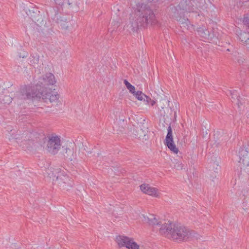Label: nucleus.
<instances>
[{
  "label": "nucleus",
  "mask_w": 249,
  "mask_h": 249,
  "mask_svg": "<svg viewBox=\"0 0 249 249\" xmlns=\"http://www.w3.org/2000/svg\"><path fill=\"white\" fill-rule=\"evenodd\" d=\"M230 95L231 96V99L234 101L237 100L236 104L238 105V107H240V105H242V104L240 101L239 98L240 96L238 95V93L236 90H230L229 91Z\"/></svg>",
  "instance_id": "nucleus-16"
},
{
  "label": "nucleus",
  "mask_w": 249,
  "mask_h": 249,
  "mask_svg": "<svg viewBox=\"0 0 249 249\" xmlns=\"http://www.w3.org/2000/svg\"><path fill=\"white\" fill-rule=\"evenodd\" d=\"M12 99H13L9 96L5 95L4 96L3 99H2V101L4 104H9L10 103L12 102Z\"/></svg>",
  "instance_id": "nucleus-23"
},
{
  "label": "nucleus",
  "mask_w": 249,
  "mask_h": 249,
  "mask_svg": "<svg viewBox=\"0 0 249 249\" xmlns=\"http://www.w3.org/2000/svg\"><path fill=\"white\" fill-rule=\"evenodd\" d=\"M116 241L120 248L125 247L127 249H139V246L133 240L126 236H117Z\"/></svg>",
  "instance_id": "nucleus-7"
},
{
  "label": "nucleus",
  "mask_w": 249,
  "mask_h": 249,
  "mask_svg": "<svg viewBox=\"0 0 249 249\" xmlns=\"http://www.w3.org/2000/svg\"><path fill=\"white\" fill-rule=\"evenodd\" d=\"M178 9L181 13H184L185 12H196V8L193 4L191 0H182L180 2L178 6Z\"/></svg>",
  "instance_id": "nucleus-9"
},
{
  "label": "nucleus",
  "mask_w": 249,
  "mask_h": 249,
  "mask_svg": "<svg viewBox=\"0 0 249 249\" xmlns=\"http://www.w3.org/2000/svg\"><path fill=\"white\" fill-rule=\"evenodd\" d=\"M160 233L173 240L184 241L190 234L189 230L180 224H174L168 221L162 224L159 228Z\"/></svg>",
  "instance_id": "nucleus-3"
},
{
  "label": "nucleus",
  "mask_w": 249,
  "mask_h": 249,
  "mask_svg": "<svg viewBox=\"0 0 249 249\" xmlns=\"http://www.w3.org/2000/svg\"><path fill=\"white\" fill-rule=\"evenodd\" d=\"M59 98V94H53L50 90H39L38 83L35 86H24L16 92L14 99L18 100H30L32 101L42 99L48 103H56Z\"/></svg>",
  "instance_id": "nucleus-1"
},
{
  "label": "nucleus",
  "mask_w": 249,
  "mask_h": 249,
  "mask_svg": "<svg viewBox=\"0 0 249 249\" xmlns=\"http://www.w3.org/2000/svg\"><path fill=\"white\" fill-rule=\"evenodd\" d=\"M39 61V56L36 54L35 55H31L29 58V63L30 64H37Z\"/></svg>",
  "instance_id": "nucleus-20"
},
{
  "label": "nucleus",
  "mask_w": 249,
  "mask_h": 249,
  "mask_svg": "<svg viewBox=\"0 0 249 249\" xmlns=\"http://www.w3.org/2000/svg\"><path fill=\"white\" fill-rule=\"evenodd\" d=\"M211 166L213 167L212 170H220V166L218 165V163L217 161H214L211 163Z\"/></svg>",
  "instance_id": "nucleus-24"
},
{
  "label": "nucleus",
  "mask_w": 249,
  "mask_h": 249,
  "mask_svg": "<svg viewBox=\"0 0 249 249\" xmlns=\"http://www.w3.org/2000/svg\"><path fill=\"white\" fill-rule=\"evenodd\" d=\"M62 2L63 4H60V5H64L66 4L68 5H71L72 4L71 2H70V0H63Z\"/></svg>",
  "instance_id": "nucleus-25"
},
{
  "label": "nucleus",
  "mask_w": 249,
  "mask_h": 249,
  "mask_svg": "<svg viewBox=\"0 0 249 249\" xmlns=\"http://www.w3.org/2000/svg\"><path fill=\"white\" fill-rule=\"evenodd\" d=\"M161 107L163 109L164 108V107Z\"/></svg>",
  "instance_id": "nucleus-34"
},
{
  "label": "nucleus",
  "mask_w": 249,
  "mask_h": 249,
  "mask_svg": "<svg viewBox=\"0 0 249 249\" xmlns=\"http://www.w3.org/2000/svg\"><path fill=\"white\" fill-rule=\"evenodd\" d=\"M238 37L239 40L245 44L249 42V35L246 32L241 33L238 35Z\"/></svg>",
  "instance_id": "nucleus-17"
},
{
  "label": "nucleus",
  "mask_w": 249,
  "mask_h": 249,
  "mask_svg": "<svg viewBox=\"0 0 249 249\" xmlns=\"http://www.w3.org/2000/svg\"><path fill=\"white\" fill-rule=\"evenodd\" d=\"M143 101L152 106H153L155 104V102L154 100H152L149 97L146 95L145 96Z\"/></svg>",
  "instance_id": "nucleus-22"
},
{
  "label": "nucleus",
  "mask_w": 249,
  "mask_h": 249,
  "mask_svg": "<svg viewBox=\"0 0 249 249\" xmlns=\"http://www.w3.org/2000/svg\"><path fill=\"white\" fill-rule=\"evenodd\" d=\"M12 139H18V137H17L16 136H11Z\"/></svg>",
  "instance_id": "nucleus-31"
},
{
  "label": "nucleus",
  "mask_w": 249,
  "mask_h": 249,
  "mask_svg": "<svg viewBox=\"0 0 249 249\" xmlns=\"http://www.w3.org/2000/svg\"><path fill=\"white\" fill-rule=\"evenodd\" d=\"M27 56V54H21V53H20L19 54V57L20 58V57H22V58H26V57Z\"/></svg>",
  "instance_id": "nucleus-29"
},
{
  "label": "nucleus",
  "mask_w": 249,
  "mask_h": 249,
  "mask_svg": "<svg viewBox=\"0 0 249 249\" xmlns=\"http://www.w3.org/2000/svg\"><path fill=\"white\" fill-rule=\"evenodd\" d=\"M238 170L249 171V151L246 145H243L238 152Z\"/></svg>",
  "instance_id": "nucleus-5"
},
{
  "label": "nucleus",
  "mask_w": 249,
  "mask_h": 249,
  "mask_svg": "<svg viewBox=\"0 0 249 249\" xmlns=\"http://www.w3.org/2000/svg\"><path fill=\"white\" fill-rule=\"evenodd\" d=\"M55 83L56 80L54 75L51 73H46L42 78L40 79L39 83H38L39 90L41 91L42 90L45 91L46 89L50 90L53 94H58L57 93H54L50 89L45 88V86L53 85Z\"/></svg>",
  "instance_id": "nucleus-6"
},
{
  "label": "nucleus",
  "mask_w": 249,
  "mask_h": 249,
  "mask_svg": "<svg viewBox=\"0 0 249 249\" xmlns=\"http://www.w3.org/2000/svg\"><path fill=\"white\" fill-rule=\"evenodd\" d=\"M38 17H40V18H42L41 16L38 15V16L36 17H35L33 18H32V19L35 22H38L39 21V18H38Z\"/></svg>",
  "instance_id": "nucleus-26"
},
{
  "label": "nucleus",
  "mask_w": 249,
  "mask_h": 249,
  "mask_svg": "<svg viewBox=\"0 0 249 249\" xmlns=\"http://www.w3.org/2000/svg\"><path fill=\"white\" fill-rule=\"evenodd\" d=\"M140 189L143 193L156 197L160 196V193L157 189L150 187L148 184H142L140 186Z\"/></svg>",
  "instance_id": "nucleus-10"
},
{
  "label": "nucleus",
  "mask_w": 249,
  "mask_h": 249,
  "mask_svg": "<svg viewBox=\"0 0 249 249\" xmlns=\"http://www.w3.org/2000/svg\"><path fill=\"white\" fill-rule=\"evenodd\" d=\"M44 147L47 151L53 155L56 154L61 147V140L59 136L52 134L45 138Z\"/></svg>",
  "instance_id": "nucleus-4"
},
{
  "label": "nucleus",
  "mask_w": 249,
  "mask_h": 249,
  "mask_svg": "<svg viewBox=\"0 0 249 249\" xmlns=\"http://www.w3.org/2000/svg\"><path fill=\"white\" fill-rule=\"evenodd\" d=\"M245 45L246 46L247 48L249 51V42H248L247 43H246Z\"/></svg>",
  "instance_id": "nucleus-30"
},
{
  "label": "nucleus",
  "mask_w": 249,
  "mask_h": 249,
  "mask_svg": "<svg viewBox=\"0 0 249 249\" xmlns=\"http://www.w3.org/2000/svg\"><path fill=\"white\" fill-rule=\"evenodd\" d=\"M174 10H176V11H178V9H177V8H176V9L175 8Z\"/></svg>",
  "instance_id": "nucleus-33"
},
{
  "label": "nucleus",
  "mask_w": 249,
  "mask_h": 249,
  "mask_svg": "<svg viewBox=\"0 0 249 249\" xmlns=\"http://www.w3.org/2000/svg\"><path fill=\"white\" fill-rule=\"evenodd\" d=\"M174 17L179 22L180 24H181L183 27L187 28L189 27V25H190V22L187 18L179 16L178 13L176 14V13H175Z\"/></svg>",
  "instance_id": "nucleus-14"
},
{
  "label": "nucleus",
  "mask_w": 249,
  "mask_h": 249,
  "mask_svg": "<svg viewBox=\"0 0 249 249\" xmlns=\"http://www.w3.org/2000/svg\"><path fill=\"white\" fill-rule=\"evenodd\" d=\"M139 100H144L146 95L143 94L141 91H135V93H133Z\"/></svg>",
  "instance_id": "nucleus-19"
},
{
  "label": "nucleus",
  "mask_w": 249,
  "mask_h": 249,
  "mask_svg": "<svg viewBox=\"0 0 249 249\" xmlns=\"http://www.w3.org/2000/svg\"><path fill=\"white\" fill-rule=\"evenodd\" d=\"M245 60V59L244 58H242L241 57L238 58V59H237V61L239 64H243Z\"/></svg>",
  "instance_id": "nucleus-27"
},
{
  "label": "nucleus",
  "mask_w": 249,
  "mask_h": 249,
  "mask_svg": "<svg viewBox=\"0 0 249 249\" xmlns=\"http://www.w3.org/2000/svg\"><path fill=\"white\" fill-rule=\"evenodd\" d=\"M197 32L198 34L202 37L206 38L209 36V32L205 27L198 28L197 30Z\"/></svg>",
  "instance_id": "nucleus-15"
},
{
  "label": "nucleus",
  "mask_w": 249,
  "mask_h": 249,
  "mask_svg": "<svg viewBox=\"0 0 249 249\" xmlns=\"http://www.w3.org/2000/svg\"><path fill=\"white\" fill-rule=\"evenodd\" d=\"M62 174L59 175H54L53 176V173L52 172L51 174H49V176L50 178H53V181H55V183L57 182L58 184H61L62 183L64 184H69L68 182H67L68 180H69L68 177L66 176V175L65 174V173L61 172ZM70 186L71 187V185L70 183H69Z\"/></svg>",
  "instance_id": "nucleus-11"
},
{
  "label": "nucleus",
  "mask_w": 249,
  "mask_h": 249,
  "mask_svg": "<svg viewBox=\"0 0 249 249\" xmlns=\"http://www.w3.org/2000/svg\"><path fill=\"white\" fill-rule=\"evenodd\" d=\"M63 154L64 156L67 159L72 160L74 159L75 154L74 153L73 149H71L67 147H62Z\"/></svg>",
  "instance_id": "nucleus-13"
},
{
  "label": "nucleus",
  "mask_w": 249,
  "mask_h": 249,
  "mask_svg": "<svg viewBox=\"0 0 249 249\" xmlns=\"http://www.w3.org/2000/svg\"><path fill=\"white\" fill-rule=\"evenodd\" d=\"M135 10L134 16L130 18V28L133 31L140 27H145L148 24L155 25L158 23L155 15L150 7L143 3H138Z\"/></svg>",
  "instance_id": "nucleus-2"
},
{
  "label": "nucleus",
  "mask_w": 249,
  "mask_h": 249,
  "mask_svg": "<svg viewBox=\"0 0 249 249\" xmlns=\"http://www.w3.org/2000/svg\"><path fill=\"white\" fill-rule=\"evenodd\" d=\"M124 83L131 93H135V88L134 86L130 84L126 79L124 80Z\"/></svg>",
  "instance_id": "nucleus-18"
},
{
  "label": "nucleus",
  "mask_w": 249,
  "mask_h": 249,
  "mask_svg": "<svg viewBox=\"0 0 249 249\" xmlns=\"http://www.w3.org/2000/svg\"><path fill=\"white\" fill-rule=\"evenodd\" d=\"M47 13L49 16H51V18H54V16L57 14V11L54 8L51 7L49 10H47Z\"/></svg>",
  "instance_id": "nucleus-21"
},
{
  "label": "nucleus",
  "mask_w": 249,
  "mask_h": 249,
  "mask_svg": "<svg viewBox=\"0 0 249 249\" xmlns=\"http://www.w3.org/2000/svg\"><path fill=\"white\" fill-rule=\"evenodd\" d=\"M141 218L144 222L148 223L152 226L159 227L160 225L161 222L158 221L157 219L153 215H150L149 216H146L143 214L140 216Z\"/></svg>",
  "instance_id": "nucleus-12"
},
{
  "label": "nucleus",
  "mask_w": 249,
  "mask_h": 249,
  "mask_svg": "<svg viewBox=\"0 0 249 249\" xmlns=\"http://www.w3.org/2000/svg\"><path fill=\"white\" fill-rule=\"evenodd\" d=\"M163 101L165 102L166 104L167 103L169 104V102L168 101H166V100H163Z\"/></svg>",
  "instance_id": "nucleus-32"
},
{
  "label": "nucleus",
  "mask_w": 249,
  "mask_h": 249,
  "mask_svg": "<svg viewBox=\"0 0 249 249\" xmlns=\"http://www.w3.org/2000/svg\"><path fill=\"white\" fill-rule=\"evenodd\" d=\"M63 0H54L55 2H56V3L58 4H63Z\"/></svg>",
  "instance_id": "nucleus-28"
},
{
  "label": "nucleus",
  "mask_w": 249,
  "mask_h": 249,
  "mask_svg": "<svg viewBox=\"0 0 249 249\" xmlns=\"http://www.w3.org/2000/svg\"><path fill=\"white\" fill-rule=\"evenodd\" d=\"M164 144L174 153L177 154L178 153V149L174 143L172 130L170 124H169L167 128V134L166 136Z\"/></svg>",
  "instance_id": "nucleus-8"
}]
</instances>
